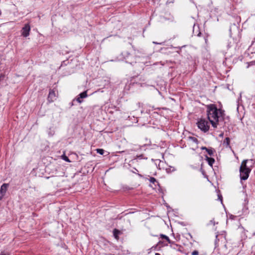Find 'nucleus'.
<instances>
[{"instance_id":"2","label":"nucleus","mask_w":255,"mask_h":255,"mask_svg":"<svg viewBox=\"0 0 255 255\" xmlns=\"http://www.w3.org/2000/svg\"><path fill=\"white\" fill-rule=\"evenodd\" d=\"M247 160H243L242 162L241 165L240 167V182L243 184V181L246 180L249 177V175L251 172V169L249 168L247 165H246V162Z\"/></svg>"},{"instance_id":"46","label":"nucleus","mask_w":255,"mask_h":255,"mask_svg":"<svg viewBox=\"0 0 255 255\" xmlns=\"http://www.w3.org/2000/svg\"><path fill=\"white\" fill-rule=\"evenodd\" d=\"M205 173V171L204 170L202 171V173L204 174Z\"/></svg>"},{"instance_id":"30","label":"nucleus","mask_w":255,"mask_h":255,"mask_svg":"<svg viewBox=\"0 0 255 255\" xmlns=\"http://www.w3.org/2000/svg\"><path fill=\"white\" fill-rule=\"evenodd\" d=\"M153 43L155 44L163 45L164 43V42H157L153 41Z\"/></svg>"},{"instance_id":"6","label":"nucleus","mask_w":255,"mask_h":255,"mask_svg":"<svg viewBox=\"0 0 255 255\" xmlns=\"http://www.w3.org/2000/svg\"><path fill=\"white\" fill-rule=\"evenodd\" d=\"M160 240L159 241L157 246L160 247L166 246L168 245V243H170V240L169 237L165 235L161 234Z\"/></svg>"},{"instance_id":"23","label":"nucleus","mask_w":255,"mask_h":255,"mask_svg":"<svg viewBox=\"0 0 255 255\" xmlns=\"http://www.w3.org/2000/svg\"><path fill=\"white\" fill-rule=\"evenodd\" d=\"M96 150L97 153L100 154V155H103L105 152V150L102 148H97Z\"/></svg>"},{"instance_id":"24","label":"nucleus","mask_w":255,"mask_h":255,"mask_svg":"<svg viewBox=\"0 0 255 255\" xmlns=\"http://www.w3.org/2000/svg\"><path fill=\"white\" fill-rule=\"evenodd\" d=\"M62 159L65 160V161L70 162L71 161L69 160V158L65 155H62Z\"/></svg>"},{"instance_id":"27","label":"nucleus","mask_w":255,"mask_h":255,"mask_svg":"<svg viewBox=\"0 0 255 255\" xmlns=\"http://www.w3.org/2000/svg\"><path fill=\"white\" fill-rule=\"evenodd\" d=\"M5 78V75L3 74H1L0 75V83L3 80H4V79Z\"/></svg>"},{"instance_id":"41","label":"nucleus","mask_w":255,"mask_h":255,"mask_svg":"<svg viewBox=\"0 0 255 255\" xmlns=\"http://www.w3.org/2000/svg\"><path fill=\"white\" fill-rule=\"evenodd\" d=\"M242 185H243V188H244V189H245L246 188V187H247V185H246V184H244V183H243Z\"/></svg>"},{"instance_id":"36","label":"nucleus","mask_w":255,"mask_h":255,"mask_svg":"<svg viewBox=\"0 0 255 255\" xmlns=\"http://www.w3.org/2000/svg\"><path fill=\"white\" fill-rule=\"evenodd\" d=\"M4 196V195L0 193V201L2 200V199L3 198Z\"/></svg>"},{"instance_id":"35","label":"nucleus","mask_w":255,"mask_h":255,"mask_svg":"<svg viewBox=\"0 0 255 255\" xmlns=\"http://www.w3.org/2000/svg\"><path fill=\"white\" fill-rule=\"evenodd\" d=\"M208 148H207V147H205V146H202V147H201V149L202 150H205L206 151V150H207V149H208Z\"/></svg>"},{"instance_id":"25","label":"nucleus","mask_w":255,"mask_h":255,"mask_svg":"<svg viewBox=\"0 0 255 255\" xmlns=\"http://www.w3.org/2000/svg\"><path fill=\"white\" fill-rule=\"evenodd\" d=\"M75 101H76L78 103L81 104L83 102V100L81 98H79V96H77V97L74 99Z\"/></svg>"},{"instance_id":"9","label":"nucleus","mask_w":255,"mask_h":255,"mask_svg":"<svg viewBox=\"0 0 255 255\" xmlns=\"http://www.w3.org/2000/svg\"><path fill=\"white\" fill-rule=\"evenodd\" d=\"M8 187H9V184L3 183L0 187V193L5 195Z\"/></svg>"},{"instance_id":"12","label":"nucleus","mask_w":255,"mask_h":255,"mask_svg":"<svg viewBox=\"0 0 255 255\" xmlns=\"http://www.w3.org/2000/svg\"><path fill=\"white\" fill-rule=\"evenodd\" d=\"M219 110V117L220 119V122L224 121L225 120V111L222 109H218Z\"/></svg>"},{"instance_id":"16","label":"nucleus","mask_w":255,"mask_h":255,"mask_svg":"<svg viewBox=\"0 0 255 255\" xmlns=\"http://www.w3.org/2000/svg\"><path fill=\"white\" fill-rule=\"evenodd\" d=\"M166 172L167 173H170L176 170L174 167L169 166L168 167L165 168Z\"/></svg>"},{"instance_id":"33","label":"nucleus","mask_w":255,"mask_h":255,"mask_svg":"<svg viewBox=\"0 0 255 255\" xmlns=\"http://www.w3.org/2000/svg\"><path fill=\"white\" fill-rule=\"evenodd\" d=\"M74 102H75V99H73V101L69 103V105L70 107H72L74 105Z\"/></svg>"},{"instance_id":"19","label":"nucleus","mask_w":255,"mask_h":255,"mask_svg":"<svg viewBox=\"0 0 255 255\" xmlns=\"http://www.w3.org/2000/svg\"><path fill=\"white\" fill-rule=\"evenodd\" d=\"M122 189L123 191H129V190H132L133 188L130 187L128 186L127 185H123L122 186Z\"/></svg>"},{"instance_id":"47","label":"nucleus","mask_w":255,"mask_h":255,"mask_svg":"<svg viewBox=\"0 0 255 255\" xmlns=\"http://www.w3.org/2000/svg\"><path fill=\"white\" fill-rule=\"evenodd\" d=\"M205 255V254H202V255Z\"/></svg>"},{"instance_id":"31","label":"nucleus","mask_w":255,"mask_h":255,"mask_svg":"<svg viewBox=\"0 0 255 255\" xmlns=\"http://www.w3.org/2000/svg\"><path fill=\"white\" fill-rule=\"evenodd\" d=\"M218 198L221 201V202L222 203V202H223V197H222V195L218 194Z\"/></svg>"},{"instance_id":"42","label":"nucleus","mask_w":255,"mask_h":255,"mask_svg":"<svg viewBox=\"0 0 255 255\" xmlns=\"http://www.w3.org/2000/svg\"><path fill=\"white\" fill-rule=\"evenodd\" d=\"M142 156H143V155L141 154V155L138 156V158L141 159L142 158Z\"/></svg>"},{"instance_id":"11","label":"nucleus","mask_w":255,"mask_h":255,"mask_svg":"<svg viewBox=\"0 0 255 255\" xmlns=\"http://www.w3.org/2000/svg\"><path fill=\"white\" fill-rule=\"evenodd\" d=\"M245 160H247L246 162V165H247V166L252 170L255 163V160L252 159H245Z\"/></svg>"},{"instance_id":"43","label":"nucleus","mask_w":255,"mask_h":255,"mask_svg":"<svg viewBox=\"0 0 255 255\" xmlns=\"http://www.w3.org/2000/svg\"><path fill=\"white\" fill-rule=\"evenodd\" d=\"M245 202H247V203L248 202V198H246L245 199Z\"/></svg>"},{"instance_id":"13","label":"nucleus","mask_w":255,"mask_h":255,"mask_svg":"<svg viewBox=\"0 0 255 255\" xmlns=\"http://www.w3.org/2000/svg\"><path fill=\"white\" fill-rule=\"evenodd\" d=\"M205 159L207 161L208 164L210 166L212 167L213 164L214 163V162L215 161L214 158H213L212 157H209L207 155H205Z\"/></svg>"},{"instance_id":"29","label":"nucleus","mask_w":255,"mask_h":255,"mask_svg":"<svg viewBox=\"0 0 255 255\" xmlns=\"http://www.w3.org/2000/svg\"><path fill=\"white\" fill-rule=\"evenodd\" d=\"M168 244H170V246L171 247H172L173 246H176V247H178V246L177 244H175L174 242L171 241V240L170 243H168Z\"/></svg>"},{"instance_id":"1","label":"nucleus","mask_w":255,"mask_h":255,"mask_svg":"<svg viewBox=\"0 0 255 255\" xmlns=\"http://www.w3.org/2000/svg\"><path fill=\"white\" fill-rule=\"evenodd\" d=\"M206 107L208 120L214 128H217L220 122L219 110L217 106L211 104L206 105Z\"/></svg>"},{"instance_id":"8","label":"nucleus","mask_w":255,"mask_h":255,"mask_svg":"<svg viewBox=\"0 0 255 255\" xmlns=\"http://www.w3.org/2000/svg\"><path fill=\"white\" fill-rule=\"evenodd\" d=\"M56 93L54 89H50L47 97V101L49 103L53 102L56 100Z\"/></svg>"},{"instance_id":"38","label":"nucleus","mask_w":255,"mask_h":255,"mask_svg":"<svg viewBox=\"0 0 255 255\" xmlns=\"http://www.w3.org/2000/svg\"><path fill=\"white\" fill-rule=\"evenodd\" d=\"M0 255H9V254H6V253H4V252H1V253H0Z\"/></svg>"},{"instance_id":"17","label":"nucleus","mask_w":255,"mask_h":255,"mask_svg":"<svg viewBox=\"0 0 255 255\" xmlns=\"http://www.w3.org/2000/svg\"><path fill=\"white\" fill-rule=\"evenodd\" d=\"M149 181L152 184H154L155 186H156V183H157V185L159 186V182L154 177H150L149 179Z\"/></svg>"},{"instance_id":"21","label":"nucleus","mask_w":255,"mask_h":255,"mask_svg":"<svg viewBox=\"0 0 255 255\" xmlns=\"http://www.w3.org/2000/svg\"><path fill=\"white\" fill-rule=\"evenodd\" d=\"M219 236L218 235H216V239L215 240V249L217 248L219 246V241L220 239L219 238Z\"/></svg>"},{"instance_id":"37","label":"nucleus","mask_w":255,"mask_h":255,"mask_svg":"<svg viewBox=\"0 0 255 255\" xmlns=\"http://www.w3.org/2000/svg\"><path fill=\"white\" fill-rule=\"evenodd\" d=\"M236 217L233 215H230V218L231 219H234Z\"/></svg>"},{"instance_id":"34","label":"nucleus","mask_w":255,"mask_h":255,"mask_svg":"<svg viewBox=\"0 0 255 255\" xmlns=\"http://www.w3.org/2000/svg\"><path fill=\"white\" fill-rule=\"evenodd\" d=\"M66 62H67V61H62L61 66H63L66 65V64H67L66 63Z\"/></svg>"},{"instance_id":"14","label":"nucleus","mask_w":255,"mask_h":255,"mask_svg":"<svg viewBox=\"0 0 255 255\" xmlns=\"http://www.w3.org/2000/svg\"><path fill=\"white\" fill-rule=\"evenodd\" d=\"M230 138L228 137H226L223 142V145L227 148L229 147L231 148V146H230Z\"/></svg>"},{"instance_id":"45","label":"nucleus","mask_w":255,"mask_h":255,"mask_svg":"<svg viewBox=\"0 0 255 255\" xmlns=\"http://www.w3.org/2000/svg\"><path fill=\"white\" fill-rule=\"evenodd\" d=\"M200 34H201V32H199V33L198 34V36H200Z\"/></svg>"},{"instance_id":"28","label":"nucleus","mask_w":255,"mask_h":255,"mask_svg":"<svg viewBox=\"0 0 255 255\" xmlns=\"http://www.w3.org/2000/svg\"><path fill=\"white\" fill-rule=\"evenodd\" d=\"M191 255H200L199 252L197 250H195L191 253Z\"/></svg>"},{"instance_id":"18","label":"nucleus","mask_w":255,"mask_h":255,"mask_svg":"<svg viewBox=\"0 0 255 255\" xmlns=\"http://www.w3.org/2000/svg\"><path fill=\"white\" fill-rule=\"evenodd\" d=\"M78 96H79V98H81L82 99L87 98L88 97L87 91H85L80 93Z\"/></svg>"},{"instance_id":"48","label":"nucleus","mask_w":255,"mask_h":255,"mask_svg":"<svg viewBox=\"0 0 255 255\" xmlns=\"http://www.w3.org/2000/svg\"><path fill=\"white\" fill-rule=\"evenodd\" d=\"M254 255H255V254H254Z\"/></svg>"},{"instance_id":"32","label":"nucleus","mask_w":255,"mask_h":255,"mask_svg":"<svg viewBox=\"0 0 255 255\" xmlns=\"http://www.w3.org/2000/svg\"><path fill=\"white\" fill-rule=\"evenodd\" d=\"M185 46H181V47H177V48H178L179 49V50L177 51V52L178 53V54H180V52H181V49L182 48H183V47H185Z\"/></svg>"},{"instance_id":"7","label":"nucleus","mask_w":255,"mask_h":255,"mask_svg":"<svg viewBox=\"0 0 255 255\" xmlns=\"http://www.w3.org/2000/svg\"><path fill=\"white\" fill-rule=\"evenodd\" d=\"M30 31V26L29 23L25 24L22 28L21 30V35L24 37H26L29 35Z\"/></svg>"},{"instance_id":"15","label":"nucleus","mask_w":255,"mask_h":255,"mask_svg":"<svg viewBox=\"0 0 255 255\" xmlns=\"http://www.w3.org/2000/svg\"><path fill=\"white\" fill-rule=\"evenodd\" d=\"M121 234V231L118 229H115L113 230V235L115 238L118 239H119V235Z\"/></svg>"},{"instance_id":"10","label":"nucleus","mask_w":255,"mask_h":255,"mask_svg":"<svg viewBox=\"0 0 255 255\" xmlns=\"http://www.w3.org/2000/svg\"><path fill=\"white\" fill-rule=\"evenodd\" d=\"M153 161H154L155 164L156 165V167L159 169L161 170L162 168H163V166L164 164V163L161 161L159 159H152Z\"/></svg>"},{"instance_id":"26","label":"nucleus","mask_w":255,"mask_h":255,"mask_svg":"<svg viewBox=\"0 0 255 255\" xmlns=\"http://www.w3.org/2000/svg\"><path fill=\"white\" fill-rule=\"evenodd\" d=\"M248 67L255 65V60L248 63Z\"/></svg>"},{"instance_id":"39","label":"nucleus","mask_w":255,"mask_h":255,"mask_svg":"<svg viewBox=\"0 0 255 255\" xmlns=\"http://www.w3.org/2000/svg\"><path fill=\"white\" fill-rule=\"evenodd\" d=\"M224 136V133H221L220 134H219V137H223Z\"/></svg>"},{"instance_id":"44","label":"nucleus","mask_w":255,"mask_h":255,"mask_svg":"<svg viewBox=\"0 0 255 255\" xmlns=\"http://www.w3.org/2000/svg\"><path fill=\"white\" fill-rule=\"evenodd\" d=\"M155 255H160L159 253H155Z\"/></svg>"},{"instance_id":"5","label":"nucleus","mask_w":255,"mask_h":255,"mask_svg":"<svg viewBox=\"0 0 255 255\" xmlns=\"http://www.w3.org/2000/svg\"><path fill=\"white\" fill-rule=\"evenodd\" d=\"M197 125L198 128L204 132H206L209 130L210 125L209 122L205 119L201 118L199 119Z\"/></svg>"},{"instance_id":"22","label":"nucleus","mask_w":255,"mask_h":255,"mask_svg":"<svg viewBox=\"0 0 255 255\" xmlns=\"http://www.w3.org/2000/svg\"><path fill=\"white\" fill-rule=\"evenodd\" d=\"M188 139L192 141V142H194V143H195L196 144H198V142H199L198 139L196 137H194V136H189L188 137Z\"/></svg>"},{"instance_id":"4","label":"nucleus","mask_w":255,"mask_h":255,"mask_svg":"<svg viewBox=\"0 0 255 255\" xmlns=\"http://www.w3.org/2000/svg\"><path fill=\"white\" fill-rule=\"evenodd\" d=\"M128 85H127L126 87L127 86L128 87V90H129L130 88L133 87L136 88L142 87V85L144 84L141 81V78L139 76L131 77L129 81H128Z\"/></svg>"},{"instance_id":"3","label":"nucleus","mask_w":255,"mask_h":255,"mask_svg":"<svg viewBox=\"0 0 255 255\" xmlns=\"http://www.w3.org/2000/svg\"><path fill=\"white\" fill-rule=\"evenodd\" d=\"M119 59L120 60H125L126 63L131 65H133L134 63H136L134 56L131 55L130 53L127 51L122 52Z\"/></svg>"},{"instance_id":"40","label":"nucleus","mask_w":255,"mask_h":255,"mask_svg":"<svg viewBox=\"0 0 255 255\" xmlns=\"http://www.w3.org/2000/svg\"><path fill=\"white\" fill-rule=\"evenodd\" d=\"M252 66H253V70L254 73H255V65H252Z\"/></svg>"},{"instance_id":"20","label":"nucleus","mask_w":255,"mask_h":255,"mask_svg":"<svg viewBox=\"0 0 255 255\" xmlns=\"http://www.w3.org/2000/svg\"><path fill=\"white\" fill-rule=\"evenodd\" d=\"M206 152L208 153V154L212 156L214 154V153L215 152V150L212 147L208 148L207 149V150H206Z\"/></svg>"}]
</instances>
